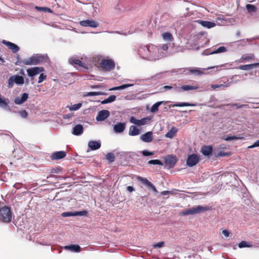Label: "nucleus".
Here are the masks:
<instances>
[{
    "instance_id": "obj_1",
    "label": "nucleus",
    "mask_w": 259,
    "mask_h": 259,
    "mask_svg": "<svg viewBox=\"0 0 259 259\" xmlns=\"http://www.w3.org/2000/svg\"><path fill=\"white\" fill-rule=\"evenodd\" d=\"M139 54L144 59L155 61L165 56L161 49L154 45L140 47Z\"/></svg>"
},
{
    "instance_id": "obj_2",
    "label": "nucleus",
    "mask_w": 259,
    "mask_h": 259,
    "mask_svg": "<svg viewBox=\"0 0 259 259\" xmlns=\"http://www.w3.org/2000/svg\"><path fill=\"white\" fill-rule=\"evenodd\" d=\"M48 59L49 58L47 55L37 54L20 60L19 62L22 65H36L44 62H47Z\"/></svg>"
},
{
    "instance_id": "obj_3",
    "label": "nucleus",
    "mask_w": 259,
    "mask_h": 259,
    "mask_svg": "<svg viewBox=\"0 0 259 259\" xmlns=\"http://www.w3.org/2000/svg\"><path fill=\"white\" fill-rule=\"evenodd\" d=\"M12 218V212L10 207L4 206L0 208V221L4 223H9Z\"/></svg>"
},
{
    "instance_id": "obj_4",
    "label": "nucleus",
    "mask_w": 259,
    "mask_h": 259,
    "mask_svg": "<svg viewBox=\"0 0 259 259\" xmlns=\"http://www.w3.org/2000/svg\"><path fill=\"white\" fill-rule=\"evenodd\" d=\"M208 209L207 207L198 205L193 207L190 209H186L180 213L181 215H193L200 213Z\"/></svg>"
},
{
    "instance_id": "obj_5",
    "label": "nucleus",
    "mask_w": 259,
    "mask_h": 259,
    "mask_svg": "<svg viewBox=\"0 0 259 259\" xmlns=\"http://www.w3.org/2000/svg\"><path fill=\"white\" fill-rule=\"evenodd\" d=\"M100 66L104 71H110L114 69L115 64L114 61L110 59H103L100 63Z\"/></svg>"
},
{
    "instance_id": "obj_6",
    "label": "nucleus",
    "mask_w": 259,
    "mask_h": 259,
    "mask_svg": "<svg viewBox=\"0 0 259 259\" xmlns=\"http://www.w3.org/2000/svg\"><path fill=\"white\" fill-rule=\"evenodd\" d=\"M14 83L19 85L23 84L24 83V78L22 76L18 75H14L11 76L8 79V88H12Z\"/></svg>"
},
{
    "instance_id": "obj_7",
    "label": "nucleus",
    "mask_w": 259,
    "mask_h": 259,
    "mask_svg": "<svg viewBox=\"0 0 259 259\" xmlns=\"http://www.w3.org/2000/svg\"><path fill=\"white\" fill-rule=\"evenodd\" d=\"M152 118V116H149L148 117L143 118L142 119L139 120L136 119L134 117H132L130 119V121L138 125H143L148 123Z\"/></svg>"
},
{
    "instance_id": "obj_8",
    "label": "nucleus",
    "mask_w": 259,
    "mask_h": 259,
    "mask_svg": "<svg viewBox=\"0 0 259 259\" xmlns=\"http://www.w3.org/2000/svg\"><path fill=\"white\" fill-rule=\"evenodd\" d=\"M199 157L196 154H192L188 156L187 159V164L190 167L196 165L199 161Z\"/></svg>"
},
{
    "instance_id": "obj_9",
    "label": "nucleus",
    "mask_w": 259,
    "mask_h": 259,
    "mask_svg": "<svg viewBox=\"0 0 259 259\" xmlns=\"http://www.w3.org/2000/svg\"><path fill=\"white\" fill-rule=\"evenodd\" d=\"M28 75L33 78L34 76L44 71V68L42 67H34L27 69Z\"/></svg>"
},
{
    "instance_id": "obj_10",
    "label": "nucleus",
    "mask_w": 259,
    "mask_h": 259,
    "mask_svg": "<svg viewBox=\"0 0 259 259\" xmlns=\"http://www.w3.org/2000/svg\"><path fill=\"white\" fill-rule=\"evenodd\" d=\"M79 24L81 26L83 27H91L92 28H96L99 25L97 22L93 20H86L81 21L79 22Z\"/></svg>"
},
{
    "instance_id": "obj_11",
    "label": "nucleus",
    "mask_w": 259,
    "mask_h": 259,
    "mask_svg": "<svg viewBox=\"0 0 259 259\" xmlns=\"http://www.w3.org/2000/svg\"><path fill=\"white\" fill-rule=\"evenodd\" d=\"M167 104L166 102L160 101L154 104L151 107L150 109V111L151 112H155L158 110V107H160V108L162 109H166L167 108Z\"/></svg>"
},
{
    "instance_id": "obj_12",
    "label": "nucleus",
    "mask_w": 259,
    "mask_h": 259,
    "mask_svg": "<svg viewBox=\"0 0 259 259\" xmlns=\"http://www.w3.org/2000/svg\"><path fill=\"white\" fill-rule=\"evenodd\" d=\"M2 43L7 46L13 53H16L19 50V47L15 44L3 40Z\"/></svg>"
},
{
    "instance_id": "obj_13",
    "label": "nucleus",
    "mask_w": 259,
    "mask_h": 259,
    "mask_svg": "<svg viewBox=\"0 0 259 259\" xmlns=\"http://www.w3.org/2000/svg\"><path fill=\"white\" fill-rule=\"evenodd\" d=\"M28 98V94L25 93L16 98L14 100V103L17 105H20L25 102Z\"/></svg>"
},
{
    "instance_id": "obj_14",
    "label": "nucleus",
    "mask_w": 259,
    "mask_h": 259,
    "mask_svg": "<svg viewBox=\"0 0 259 259\" xmlns=\"http://www.w3.org/2000/svg\"><path fill=\"white\" fill-rule=\"evenodd\" d=\"M10 100L0 94V108L8 109L9 108Z\"/></svg>"
},
{
    "instance_id": "obj_15",
    "label": "nucleus",
    "mask_w": 259,
    "mask_h": 259,
    "mask_svg": "<svg viewBox=\"0 0 259 259\" xmlns=\"http://www.w3.org/2000/svg\"><path fill=\"white\" fill-rule=\"evenodd\" d=\"M140 139L144 142L150 143L153 141V134L151 132H147L140 137Z\"/></svg>"
},
{
    "instance_id": "obj_16",
    "label": "nucleus",
    "mask_w": 259,
    "mask_h": 259,
    "mask_svg": "<svg viewBox=\"0 0 259 259\" xmlns=\"http://www.w3.org/2000/svg\"><path fill=\"white\" fill-rule=\"evenodd\" d=\"M177 160L176 156L174 155H169L166 157L164 162L166 164L168 165L170 167H173L177 163Z\"/></svg>"
},
{
    "instance_id": "obj_17",
    "label": "nucleus",
    "mask_w": 259,
    "mask_h": 259,
    "mask_svg": "<svg viewBox=\"0 0 259 259\" xmlns=\"http://www.w3.org/2000/svg\"><path fill=\"white\" fill-rule=\"evenodd\" d=\"M66 156V152L60 151L53 153L51 155V158L53 160H58L64 158Z\"/></svg>"
},
{
    "instance_id": "obj_18",
    "label": "nucleus",
    "mask_w": 259,
    "mask_h": 259,
    "mask_svg": "<svg viewBox=\"0 0 259 259\" xmlns=\"http://www.w3.org/2000/svg\"><path fill=\"white\" fill-rule=\"evenodd\" d=\"M254 55L253 54H248L243 55L238 60L239 63H244L246 61L249 62L254 60Z\"/></svg>"
},
{
    "instance_id": "obj_19",
    "label": "nucleus",
    "mask_w": 259,
    "mask_h": 259,
    "mask_svg": "<svg viewBox=\"0 0 259 259\" xmlns=\"http://www.w3.org/2000/svg\"><path fill=\"white\" fill-rule=\"evenodd\" d=\"M125 128V123L119 122L115 124L113 127L114 131L116 133H121L124 131Z\"/></svg>"
},
{
    "instance_id": "obj_20",
    "label": "nucleus",
    "mask_w": 259,
    "mask_h": 259,
    "mask_svg": "<svg viewBox=\"0 0 259 259\" xmlns=\"http://www.w3.org/2000/svg\"><path fill=\"white\" fill-rule=\"evenodd\" d=\"M83 132V126L81 124H77L73 128L72 133L74 135L79 136L81 135Z\"/></svg>"
},
{
    "instance_id": "obj_21",
    "label": "nucleus",
    "mask_w": 259,
    "mask_h": 259,
    "mask_svg": "<svg viewBox=\"0 0 259 259\" xmlns=\"http://www.w3.org/2000/svg\"><path fill=\"white\" fill-rule=\"evenodd\" d=\"M212 149V147L211 145L203 146L201 149V152L203 155L208 156L211 154Z\"/></svg>"
},
{
    "instance_id": "obj_22",
    "label": "nucleus",
    "mask_w": 259,
    "mask_h": 259,
    "mask_svg": "<svg viewBox=\"0 0 259 259\" xmlns=\"http://www.w3.org/2000/svg\"><path fill=\"white\" fill-rule=\"evenodd\" d=\"M64 249L75 252H79L81 250V247L77 244H71L70 245L65 246Z\"/></svg>"
},
{
    "instance_id": "obj_23",
    "label": "nucleus",
    "mask_w": 259,
    "mask_h": 259,
    "mask_svg": "<svg viewBox=\"0 0 259 259\" xmlns=\"http://www.w3.org/2000/svg\"><path fill=\"white\" fill-rule=\"evenodd\" d=\"M259 66V63H256L251 64L242 65L239 66V69L242 70H249L252 69L253 67Z\"/></svg>"
},
{
    "instance_id": "obj_24",
    "label": "nucleus",
    "mask_w": 259,
    "mask_h": 259,
    "mask_svg": "<svg viewBox=\"0 0 259 259\" xmlns=\"http://www.w3.org/2000/svg\"><path fill=\"white\" fill-rule=\"evenodd\" d=\"M88 146L92 150H96L101 147V143L99 142L92 141L88 143Z\"/></svg>"
},
{
    "instance_id": "obj_25",
    "label": "nucleus",
    "mask_w": 259,
    "mask_h": 259,
    "mask_svg": "<svg viewBox=\"0 0 259 259\" xmlns=\"http://www.w3.org/2000/svg\"><path fill=\"white\" fill-rule=\"evenodd\" d=\"M198 22L202 26L207 28H211L215 26V23L210 21L198 20Z\"/></svg>"
},
{
    "instance_id": "obj_26",
    "label": "nucleus",
    "mask_w": 259,
    "mask_h": 259,
    "mask_svg": "<svg viewBox=\"0 0 259 259\" xmlns=\"http://www.w3.org/2000/svg\"><path fill=\"white\" fill-rule=\"evenodd\" d=\"M69 62L74 66H83V63L80 60L74 58H70L69 59Z\"/></svg>"
},
{
    "instance_id": "obj_27",
    "label": "nucleus",
    "mask_w": 259,
    "mask_h": 259,
    "mask_svg": "<svg viewBox=\"0 0 259 259\" xmlns=\"http://www.w3.org/2000/svg\"><path fill=\"white\" fill-rule=\"evenodd\" d=\"M140 134V130L135 126L132 125L130 127L129 135L131 136H137Z\"/></svg>"
},
{
    "instance_id": "obj_28",
    "label": "nucleus",
    "mask_w": 259,
    "mask_h": 259,
    "mask_svg": "<svg viewBox=\"0 0 259 259\" xmlns=\"http://www.w3.org/2000/svg\"><path fill=\"white\" fill-rule=\"evenodd\" d=\"M199 88V87L198 85H182L181 88V89L183 90V91H189V90H196Z\"/></svg>"
},
{
    "instance_id": "obj_29",
    "label": "nucleus",
    "mask_w": 259,
    "mask_h": 259,
    "mask_svg": "<svg viewBox=\"0 0 259 259\" xmlns=\"http://www.w3.org/2000/svg\"><path fill=\"white\" fill-rule=\"evenodd\" d=\"M177 131V128L172 127L171 130L166 134L165 136L169 138H172L175 136Z\"/></svg>"
},
{
    "instance_id": "obj_30",
    "label": "nucleus",
    "mask_w": 259,
    "mask_h": 259,
    "mask_svg": "<svg viewBox=\"0 0 259 259\" xmlns=\"http://www.w3.org/2000/svg\"><path fill=\"white\" fill-rule=\"evenodd\" d=\"M163 39L167 41H172L173 40V36L169 32H165L162 34Z\"/></svg>"
},
{
    "instance_id": "obj_31",
    "label": "nucleus",
    "mask_w": 259,
    "mask_h": 259,
    "mask_svg": "<svg viewBox=\"0 0 259 259\" xmlns=\"http://www.w3.org/2000/svg\"><path fill=\"white\" fill-rule=\"evenodd\" d=\"M132 85H133L131 84H123V85H120L118 87H115L112 88L110 89L109 90V91H116V90H123V89H126L130 86H132Z\"/></svg>"
},
{
    "instance_id": "obj_32",
    "label": "nucleus",
    "mask_w": 259,
    "mask_h": 259,
    "mask_svg": "<svg viewBox=\"0 0 259 259\" xmlns=\"http://www.w3.org/2000/svg\"><path fill=\"white\" fill-rule=\"evenodd\" d=\"M138 180H139L141 182H142L143 184L146 185L148 188L150 186H151V184H152L151 182H150L145 178L138 177Z\"/></svg>"
},
{
    "instance_id": "obj_33",
    "label": "nucleus",
    "mask_w": 259,
    "mask_h": 259,
    "mask_svg": "<svg viewBox=\"0 0 259 259\" xmlns=\"http://www.w3.org/2000/svg\"><path fill=\"white\" fill-rule=\"evenodd\" d=\"M116 96L115 95H111L107 99H105L104 100L101 102V103L103 104L109 103L113 102L116 99Z\"/></svg>"
},
{
    "instance_id": "obj_34",
    "label": "nucleus",
    "mask_w": 259,
    "mask_h": 259,
    "mask_svg": "<svg viewBox=\"0 0 259 259\" xmlns=\"http://www.w3.org/2000/svg\"><path fill=\"white\" fill-rule=\"evenodd\" d=\"M189 70L190 73L197 75H200L203 73V71L199 68L189 69Z\"/></svg>"
},
{
    "instance_id": "obj_35",
    "label": "nucleus",
    "mask_w": 259,
    "mask_h": 259,
    "mask_svg": "<svg viewBox=\"0 0 259 259\" xmlns=\"http://www.w3.org/2000/svg\"><path fill=\"white\" fill-rule=\"evenodd\" d=\"M82 106V103H79L73 105L67 106V107L69 108L70 111H76L79 109Z\"/></svg>"
},
{
    "instance_id": "obj_36",
    "label": "nucleus",
    "mask_w": 259,
    "mask_h": 259,
    "mask_svg": "<svg viewBox=\"0 0 259 259\" xmlns=\"http://www.w3.org/2000/svg\"><path fill=\"white\" fill-rule=\"evenodd\" d=\"M110 114H98L96 120L98 121H104L107 119Z\"/></svg>"
},
{
    "instance_id": "obj_37",
    "label": "nucleus",
    "mask_w": 259,
    "mask_h": 259,
    "mask_svg": "<svg viewBox=\"0 0 259 259\" xmlns=\"http://www.w3.org/2000/svg\"><path fill=\"white\" fill-rule=\"evenodd\" d=\"M106 159L110 162H112L115 160V155L113 153H108L106 155Z\"/></svg>"
},
{
    "instance_id": "obj_38",
    "label": "nucleus",
    "mask_w": 259,
    "mask_h": 259,
    "mask_svg": "<svg viewBox=\"0 0 259 259\" xmlns=\"http://www.w3.org/2000/svg\"><path fill=\"white\" fill-rule=\"evenodd\" d=\"M227 51V49L225 47H220L215 50H214L210 54H218L220 53H224Z\"/></svg>"
},
{
    "instance_id": "obj_39",
    "label": "nucleus",
    "mask_w": 259,
    "mask_h": 259,
    "mask_svg": "<svg viewBox=\"0 0 259 259\" xmlns=\"http://www.w3.org/2000/svg\"><path fill=\"white\" fill-rule=\"evenodd\" d=\"M230 82L225 83V84H211V88L212 89L215 90L217 88H221V87H224V88L228 87L230 85Z\"/></svg>"
},
{
    "instance_id": "obj_40",
    "label": "nucleus",
    "mask_w": 259,
    "mask_h": 259,
    "mask_svg": "<svg viewBox=\"0 0 259 259\" xmlns=\"http://www.w3.org/2000/svg\"><path fill=\"white\" fill-rule=\"evenodd\" d=\"M105 95L104 93L100 92H91L87 93V94L84 95V96H99Z\"/></svg>"
},
{
    "instance_id": "obj_41",
    "label": "nucleus",
    "mask_w": 259,
    "mask_h": 259,
    "mask_svg": "<svg viewBox=\"0 0 259 259\" xmlns=\"http://www.w3.org/2000/svg\"><path fill=\"white\" fill-rule=\"evenodd\" d=\"M148 164L162 165L163 163L158 159L150 160L148 162Z\"/></svg>"
},
{
    "instance_id": "obj_42",
    "label": "nucleus",
    "mask_w": 259,
    "mask_h": 259,
    "mask_svg": "<svg viewBox=\"0 0 259 259\" xmlns=\"http://www.w3.org/2000/svg\"><path fill=\"white\" fill-rule=\"evenodd\" d=\"M35 9L39 11H44L46 12L52 13V10L48 8L47 7H35Z\"/></svg>"
},
{
    "instance_id": "obj_43",
    "label": "nucleus",
    "mask_w": 259,
    "mask_h": 259,
    "mask_svg": "<svg viewBox=\"0 0 259 259\" xmlns=\"http://www.w3.org/2000/svg\"><path fill=\"white\" fill-rule=\"evenodd\" d=\"M238 246L239 248H241L243 247H250V245H249L246 241H242L239 243Z\"/></svg>"
},
{
    "instance_id": "obj_44",
    "label": "nucleus",
    "mask_w": 259,
    "mask_h": 259,
    "mask_svg": "<svg viewBox=\"0 0 259 259\" xmlns=\"http://www.w3.org/2000/svg\"><path fill=\"white\" fill-rule=\"evenodd\" d=\"M142 155L145 156H152L154 155V152H150L146 150L142 151Z\"/></svg>"
},
{
    "instance_id": "obj_45",
    "label": "nucleus",
    "mask_w": 259,
    "mask_h": 259,
    "mask_svg": "<svg viewBox=\"0 0 259 259\" xmlns=\"http://www.w3.org/2000/svg\"><path fill=\"white\" fill-rule=\"evenodd\" d=\"M88 212L85 210L80 211H75L74 212V215H87Z\"/></svg>"
},
{
    "instance_id": "obj_46",
    "label": "nucleus",
    "mask_w": 259,
    "mask_h": 259,
    "mask_svg": "<svg viewBox=\"0 0 259 259\" xmlns=\"http://www.w3.org/2000/svg\"><path fill=\"white\" fill-rule=\"evenodd\" d=\"M61 216L63 217H68L75 216V215H74V212H64L61 214Z\"/></svg>"
},
{
    "instance_id": "obj_47",
    "label": "nucleus",
    "mask_w": 259,
    "mask_h": 259,
    "mask_svg": "<svg viewBox=\"0 0 259 259\" xmlns=\"http://www.w3.org/2000/svg\"><path fill=\"white\" fill-rule=\"evenodd\" d=\"M47 76L44 73H41L38 77V83H41L46 79Z\"/></svg>"
},
{
    "instance_id": "obj_48",
    "label": "nucleus",
    "mask_w": 259,
    "mask_h": 259,
    "mask_svg": "<svg viewBox=\"0 0 259 259\" xmlns=\"http://www.w3.org/2000/svg\"><path fill=\"white\" fill-rule=\"evenodd\" d=\"M192 104H190L189 103H181L179 104H175L173 105V107H183L185 106H191Z\"/></svg>"
},
{
    "instance_id": "obj_49",
    "label": "nucleus",
    "mask_w": 259,
    "mask_h": 259,
    "mask_svg": "<svg viewBox=\"0 0 259 259\" xmlns=\"http://www.w3.org/2000/svg\"><path fill=\"white\" fill-rule=\"evenodd\" d=\"M164 242L163 241L160 242L153 245L154 248H160L164 246Z\"/></svg>"
},
{
    "instance_id": "obj_50",
    "label": "nucleus",
    "mask_w": 259,
    "mask_h": 259,
    "mask_svg": "<svg viewBox=\"0 0 259 259\" xmlns=\"http://www.w3.org/2000/svg\"><path fill=\"white\" fill-rule=\"evenodd\" d=\"M235 136L232 135H228L225 138H224V140L227 141L235 140Z\"/></svg>"
},
{
    "instance_id": "obj_51",
    "label": "nucleus",
    "mask_w": 259,
    "mask_h": 259,
    "mask_svg": "<svg viewBox=\"0 0 259 259\" xmlns=\"http://www.w3.org/2000/svg\"><path fill=\"white\" fill-rule=\"evenodd\" d=\"M258 146H259V140H257L252 145L248 146V148H254L256 147H258Z\"/></svg>"
},
{
    "instance_id": "obj_52",
    "label": "nucleus",
    "mask_w": 259,
    "mask_h": 259,
    "mask_svg": "<svg viewBox=\"0 0 259 259\" xmlns=\"http://www.w3.org/2000/svg\"><path fill=\"white\" fill-rule=\"evenodd\" d=\"M235 140H244V136L243 134H240L237 136H235Z\"/></svg>"
},
{
    "instance_id": "obj_53",
    "label": "nucleus",
    "mask_w": 259,
    "mask_h": 259,
    "mask_svg": "<svg viewBox=\"0 0 259 259\" xmlns=\"http://www.w3.org/2000/svg\"><path fill=\"white\" fill-rule=\"evenodd\" d=\"M172 89H173V87L172 86H170V85H164V87H163V89L164 91L170 90Z\"/></svg>"
},
{
    "instance_id": "obj_54",
    "label": "nucleus",
    "mask_w": 259,
    "mask_h": 259,
    "mask_svg": "<svg viewBox=\"0 0 259 259\" xmlns=\"http://www.w3.org/2000/svg\"><path fill=\"white\" fill-rule=\"evenodd\" d=\"M247 9L249 11H253L254 10V7L251 5H247L246 6Z\"/></svg>"
},
{
    "instance_id": "obj_55",
    "label": "nucleus",
    "mask_w": 259,
    "mask_h": 259,
    "mask_svg": "<svg viewBox=\"0 0 259 259\" xmlns=\"http://www.w3.org/2000/svg\"><path fill=\"white\" fill-rule=\"evenodd\" d=\"M222 233L226 236L228 237L229 236L230 233L227 230H224L222 231Z\"/></svg>"
},
{
    "instance_id": "obj_56",
    "label": "nucleus",
    "mask_w": 259,
    "mask_h": 259,
    "mask_svg": "<svg viewBox=\"0 0 259 259\" xmlns=\"http://www.w3.org/2000/svg\"><path fill=\"white\" fill-rule=\"evenodd\" d=\"M149 188L152 189V191L154 192H157V190L156 187L153 184H151V186H150L149 187Z\"/></svg>"
},
{
    "instance_id": "obj_57",
    "label": "nucleus",
    "mask_w": 259,
    "mask_h": 259,
    "mask_svg": "<svg viewBox=\"0 0 259 259\" xmlns=\"http://www.w3.org/2000/svg\"><path fill=\"white\" fill-rule=\"evenodd\" d=\"M126 189L130 192H132L133 191H135L134 187L131 186H127Z\"/></svg>"
},
{
    "instance_id": "obj_58",
    "label": "nucleus",
    "mask_w": 259,
    "mask_h": 259,
    "mask_svg": "<svg viewBox=\"0 0 259 259\" xmlns=\"http://www.w3.org/2000/svg\"><path fill=\"white\" fill-rule=\"evenodd\" d=\"M168 46L167 44L163 45V46H162V49L164 51H167L168 50Z\"/></svg>"
},
{
    "instance_id": "obj_59",
    "label": "nucleus",
    "mask_w": 259,
    "mask_h": 259,
    "mask_svg": "<svg viewBox=\"0 0 259 259\" xmlns=\"http://www.w3.org/2000/svg\"><path fill=\"white\" fill-rule=\"evenodd\" d=\"M104 86L101 84L98 85H92L91 88L92 89H98V88H103Z\"/></svg>"
},
{
    "instance_id": "obj_60",
    "label": "nucleus",
    "mask_w": 259,
    "mask_h": 259,
    "mask_svg": "<svg viewBox=\"0 0 259 259\" xmlns=\"http://www.w3.org/2000/svg\"><path fill=\"white\" fill-rule=\"evenodd\" d=\"M220 156H227V155H229L230 154H228V153H225L224 152H222L221 151L220 153H219V154Z\"/></svg>"
},
{
    "instance_id": "obj_61",
    "label": "nucleus",
    "mask_w": 259,
    "mask_h": 259,
    "mask_svg": "<svg viewBox=\"0 0 259 259\" xmlns=\"http://www.w3.org/2000/svg\"><path fill=\"white\" fill-rule=\"evenodd\" d=\"M170 193V192L169 191H164L161 193L162 195H168Z\"/></svg>"
},
{
    "instance_id": "obj_62",
    "label": "nucleus",
    "mask_w": 259,
    "mask_h": 259,
    "mask_svg": "<svg viewBox=\"0 0 259 259\" xmlns=\"http://www.w3.org/2000/svg\"><path fill=\"white\" fill-rule=\"evenodd\" d=\"M98 113L101 114V113H109V112L108 110H102L100 111Z\"/></svg>"
},
{
    "instance_id": "obj_63",
    "label": "nucleus",
    "mask_w": 259,
    "mask_h": 259,
    "mask_svg": "<svg viewBox=\"0 0 259 259\" xmlns=\"http://www.w3.org/2000/svg\"><path fill=\"white\" fill-rule=\"evenodd\" d=\"M73 114H64L63 118L65 119L69 118L72 116Z\"/></svg>"
},
{
    "instance_id": "obj_64",
    "label": "nucleus",
    "mask_w": 259,
    "mask_h": 259,
    "mask_svg": "<svg viewBox=\"0 0 259 259\" xmlns=\"http://www.w3.org/2000/svg\"><path fill=\"white\" fill-rule=\"evenodd\" d=\"M237 105H234V106H236V108H242V107H246L247 106V105H242L240 106H237Z\"/></svg>"
}]
</instances>
